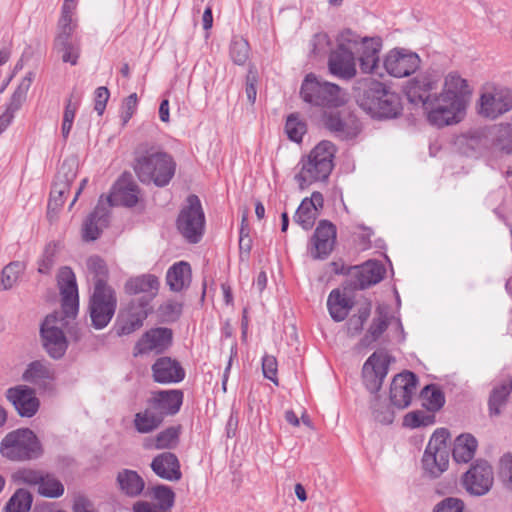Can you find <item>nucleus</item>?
Wrapping results in <instances>:
<instances>
[{"mask_svg": "<svg viewBox=\"0 0 512 512\" xmlns=\"http://www.w3.org/2000/svg\"><path fill=\"white\" fill-rule=\"evenodd\" d=\"M357 103L364 112L378 119L395 118L402 110L399 95L371 79L367 81V89L357 96Z\"/></svg>", "mask_w": 512, "mask_h": 512, "instance_id": "nucleus-1", "label": "nucleus"}, {"mask_svg": "<svg viewBox=\"0 0 512 512\" xmlns=\"http://www.w3.org/2000/svg\"><path fill=\"white\" fill-rule=\"evenodd\" d=\"M335 146L330 141H321L309 155L302 159L301 169L295 176L301 189L328 178L333 169Z\"/></svg>", "mask_w": 512, "mask_h": 512, "instance_id": "nucleus-2", "label": "nucleus"}, {"mask_svg": "<svg viewBox=\"0 0 512 512\" xmlns=\"http://www.w3.org/2000/svg\"><path fill=\"white\" fill-rule=\"evenodd\" d=\"M0 454L10 461L25 462L40 458L43 447L31 429L19 428L7 433L2 439Z\"/></svg>", "mask_w": 512, "mask_h": 512, "instance_id": "nucleus-3", "label": "nucleus"}, {"mask_svg": "<svg viewBox=\"0 0 512 512\" xmlns=\"http://www.w3.org/2000/svg\"><path fill=\"white\" fill-rule=\"evenodd\" d=\"M177 232L189 244L199 243L205 232V214L199 197L190 194L175 221Z\"/></svg>", "mask_w": 512, "mask_h": 512, "instance_id": "nucleus-4", "label": "nucleus"}, {"mask_svg": "<svg viewBox=\"0 0 512 512\" xmlns=\"http://www.w3.org/2000/svg\"><path fill=\"white\" fill-rule=\"evenodd\" d=\"M116 308L117 297L114 289L103 281L95 283L89 302L92 326L95 329L106 327L113 318Z\"/></svg>", "mask_w": 512, "mask_h": 512, "instance_id": "nucleus-5", "label": "nucleus"}, {"mask_svg": "<svg viewBox=\"0 0 512 512\" xmlns=\"http://www.w3.org/2000/svg\"><path fill=\"white\" fill-rule=\"evenodd\" d=\"M476 110L483 118L498 119L512 110V91L495 85L484 86L480 91Z\"/></svg>", "mask_w": 512, "mask_h": 512, "instance_id": "nucleus-6", "label": "nucleus"}, {"mask_svg": "<svg viewBox=\"0 0 512 512\" xmlns=\"http://www.w3.org/2000/svg\"><path fill=\"white\" fill-rule=\"evenodd\" d=\"M300 93L305 102L317 106L336 107L344 103V94L338 85L321 81L313 74L306 76Z\"/></svg>", "mask_w": 512, "mask_h": 512, "instance_id": "nucleus-7", "label": "nucleus"}, {"mask_svg": "<svg viewBox=\"0 0 512 512\" xmlns=\"http://www.w3.org/2000/svg\"><path fill=\"white\" fill-rule=\"evenodd\" d=\"M448 432L445 429L435 431L425 449L423 469L432 477L440 476L449 464Z\"/></svg>", "mask_w": 512, "mask_h": 512, "instance_id": "nucleus-8", "label": "nucleus"}, {"mask_svg": "<svg viewBox=\"0 0 512 512\" xmlns=\"http://www.w3.org/2000/svg\"><path fill=\"white\" fill-rule=\"evenodd\" d=\"M464 109L465 107L458 104L456 100L453 101L442 93L435 94L424 107L429 123L437 127L458 123Z\"/></svg>", "mask_w": 512, "mask_h": 512, "instance_id": "nucleus-9", "label": "nucleus"}, {"mask_svg": "<svg viewBox=\"0 0 512 512\" xmlns=\"http://www.w3.org/2000/svg\"><path fill=\"white\" fill-rule=\"evenodd\" d=\"M64 319L57 313L48 315L43 321L40 334L43 347L50 357L60 359L65 354L68 342L63 332Z\"/></svg>", "mask_w": 512, "mask_h": 512, "instance_id": "nucleus-10", "label": "nucleus"}, {"mask_svg": "<svg viewBox=\"0 0 512 512\" xmlns=\"http://www.w3.org/2000/svg\"><path fill=\"white\" fill-rule=\"evenodd\" d=\"M419 56L403 48H395L384 58V68L393 77L402 78L414 73L420 66Z\"/></svg>", "mask_w": 512, "mask_h": 512, "instance_id": "nucleus-11", "label": "nucleus"}, {"mask_svg": "<svg viewBox=\"0 0 512 512\" xmlns=\"http://www.w3.org/2000/svg\"><path fill=\"white\" fill-rule=\"evenodd\" d=\"M493 482V470L486 461H477L463 476V486L475 496L487 494Z\"/></svg>", "mask_w": 512, "mask_h": 512, "instance_id": "nucleus-12", "label": "nucleus"}, {"mask_svg": "<svg viewBox=\"0 0 512 512\" xmlns=\"http://www.w3.org/2000/svg\"><path fill=\"white\" fill-rule=\"evenodd\" d=\"M57 278L62 298L63 313L66 317H75L79 307V295L75 274L71 268L62 267Z\"/></svg>", "mask_w": 512, "mask_h": 512, "instance_id": "nucleus-13", "label": "nucleus"}, {"mask_svg": "<svg viewBox=\"0 0 512 512\" xmlns=\"http://www.w3.org/2000/svg\"><path fill=\"white\" fill-rule=\"evenodd\" d=\"M439 76L435 73H422L411 79L406 85V95L410 102L415 104H422L423 108L425 103L433 99L436 93H433L438 88Z\"/></svg>", "mask_w": 512, "mask_h": 512, "instance_id": "nucleus-14", "label": "nucleus"}, {"mask_svg": "<svg viewBox=\"0 0 512 512\" xmlns=\"http://www.w3.org/2000/svg\"><path fill=\"white\" fill-rule=\"evenodd\" d=\"M323 124L341 139L353 138L360 131L358 120L348 111H325Z\"/></svg>", "mask_w": 512, "mask_h": 512, "instance_id": "nucleus-15", "label": "nucleus"}, {"mask_svg": "<svg viewBox=\"0 0 512 512\" xmlns=\"http://www.w3.org/2000/svg\"><path fill=\"white\" fill-rule=\"evenodd\" d=\"M5 395L21 417L30 418L39 409V399L36 397L34 389L29 386L17 385L11 387L7 389Z\"/></svg>", "mask_w": 512, "mask_h": 512, "instance_id": "nucleus-16", "label": "nucleus"}, {"mask_svg": "<svg viewBox=\"0 0 512 512\" xmlns=\"http://www.w3.org/2000/svg\"><path fill=\"white\" fill-rule=\"evenodd\" d=\"M110 221V209L101 196L94 211L91 212L82 224V238L84 241H94L99 238Z\"/></svg>", "mask_w": 512, "mask_h": 512, "instance_id": "nucleus-17", "label": "nucleus"}, {"mask_svg": "<svg viewBox=\"0 0 512 512\" xmlns=\"http://www.w3.org/2000/svg\"><path fill=\"white\" fill-rule=\"evenodd\" d=\"M416 376L412 372H403L393 378L390 387L392 404L400 409L408 407L416 391Z\"/></svg>", "mask_w": 512, "mask_h": 512, "instance_id": "nucleus-18", "label": "nucleus"}, {"mask_svg": "<svg viewBox=\"0 0 512 512\" xmlns=\"http://www.w3.org/2000/svg\"><path fill=\"white\" fill-rule=\"evenodd\" d=\"M138 186L132 181L131 175L123 174L114 184L112 192L104 198L107 207L123 205L131 207L138 202Z\"/></svg>", "mask_w": 512, "mask_h": 512, "instance_id": "nucleus-19", "label": "nucleus"}, {"mask_svg": "<svg viewBox=\"0 0 512 512\" xmlns=\"http://www.w3.org/2000/svg\"><path fill=\"white\" fill-rule=\"evenodd\" d=\"M336 240V227L327 220L319 222L313 238V248L311 256L313 259H324L333 250Z\"/></svg>", "mask_w": 512, "mask_h": 512, "instance_id": "nucleus-20", "label": "nucleus"}, {"mask_svg": "<svg viewBox=\"0 0 512 512\" xmlns=\"http://www.w3.org/2000/svg\"><path fill=\"white\" fill-rule=\"evenodd\" d=\"M159 165L160 151L156 148H152L150 151H147L145 155L137 158L134 170L141 182H153L156 186H160Z\"/></svg>", "mask_w": 512, "mask_h": 512, "instance_id": "nucleus-21", "label": "nucleus"}, {"mask_svg": "<svg viewBox=\"0 0 512 512\" xmlns=\"http://www.w3.org/2000/svg\"><path fill=\"white\" fill-rule=\"evenodd\" d=\"M324 198L320 192H313L310 198H304L298 207L294 219L303 229L309 230L315 224L319 211L323 208Z\"/></svg>", "mask_w": 512, "mask_h": 512, "instance_id": "nucleus-22", "label": "nucleus"}, {"mask_svg": "<svg viewBox=\"0 0 512 512\" xmlns=\"http://www.w3.org/2000/svg\"><path fill=\"white\" fill-rule=\"evenodd\" d=\"M77 3L78 0H64L54 41L74 40L73 35L78 28V21L75 17Z\"/></svg>", "mask_w": 512, "mask_h": 512, "instance_id": "nucleus-23", "label": "nucleus"}, {"mask_svg": "<svg viewBox=\"0 0 512 512\" xmlns=\"http://www.w3.org/2000/svg\"><path fill=\"white\" fill-rule=\"evenodd\" d=\"M166 285L175 294H183L192 281L191 266L186 261L174 263L166 272Z\"/></svg>", "mask_w": 512, "mask_h": 512, "instance_id": "nucleus-24", "label": "nucleus"}, {"mask_svg": "<svg viewBox=\"0 0 512 512\" xmlns=\"http://www.w3.org/2000/svg\"><path fill=\"white\" fill-rule=\"evenodd\" d=\"M328 67L331 74L341 79L349 80L356 76L354 53L335 50L330 54Z\"/></svg>", "mask_w": 512, "mask_h": 512, "instance_id": "nucleus-25", "label": "nucleus"}, {"mask_svg": "<svg viewBox=\"0 0 512 512\" xmlns=\"http://www.w3.org/2000/svg\"><path fill=\"white\" fill-rule=\"evenodd\" d=\"M160 424V392H155L150 406L135 415L134 425L139 433H149Z\"/></svg>", "mask_w": 512, "mask_h": 512, "instance_id": "nucleus-26", "label": "nucleus"}, {"mask_svg": "<svg viewBox=\"0 0 512 512\" xmlns=\"http://www.w3.org/2000/svg\"><path fill=\"white\" fill-rule=\"evenodd\" d=\"M381 42L377 38L363 37V42L359 46L358 60L363 73H373L379 62V52Z\"/></svg>", "mask_w": 512, "mask_h": 512, "instance_id": "nucleus-27", "label": "nucleus"}, {"mask_svg": "<svg viewBox=\"0 0 512 512\" xmlns=\"http://www.w3.org/2000/svg\"><path fill=\"white\" fill-rule=\"evenodd\" d=\"M441 93L465 107L467 99L471 95V89L465 79L457 73L451 72L444 79Z\"/></svg>", "mask_w": 512, "mask_h": 512, "instance_id": "nucleus-28", "label": "nucleus"}, {"mask_svg": "<svg viewBox=\"0 0 512 512\" xmlns=\"http://www.w3.org/2000/svg\"><path fill=\"white\" fill-rule=\"evenodd\" d=\"M147 317V310L142 305L140 308L131 307L129 311L118 316L116 333L118 336L129 335L139 329Z\"/></svg>", "mask_w": 512, "mask_h": 512, "instance_id": "nucleus-29", "label": "nucleus"}, {"mask_svg": "<svg viewBox=\"0 0 512 512\" xmlns=\"http://www.w3.org/2000/svg\"><path fill=\"white\" fill-rule=\"evenodd\" d=\"M384 274L385 268L381 263L372 260L367 261L358 268L354 286L359 289H365L380 282Z\"/></svg>", "mask_w": 512, "mask_h": 512, "instance_id": "nucleus-30", "label": "nucleus"}, {"mask_svg": "<svg viewBox=\"0 0 512 512\" xmlns=\"http://www.w3.org/2000/svg\"><path fill=\"white\" fill-rule=\"evenodd\" d=\"M77 162L75 159H65L55 178L51 191L54 193L67 195L70 192V186L76 179Z\"/></svg>", "mask_w": 512, "mask_h": 512, "instance_id": "nucleus-31", "label": "nucleus"}, {"mask_svg": "<svg viewBox=\"0 0 512 512\" xmlns=\"http://www.w3.org/2000/svg\"><path fill=\"white\" fill-rule=\"evenodd\" d=\"M157 290L158 278L150 274L131 278L125 284V292L127 294H145L149 299L155 297Z\"/></svg>", "mask_w": 512, "mask_h": 512, "instance_id": "nucleus-32", "label": "nucleus"}, {"mask_svg": "<svg viewBox=\"0 0 512 512\" xmlns=\"http://www.w3.org/2000/svg\"><path fill=\"white\" fill-rule=\"evenodd\" d=\"M327 306L331 317L337 321H343L353 307L352 300L339 289H334L329 294Z\"/></svg>", "mask_w": 512, "mask_h": 512, "instance_id": "nucleus-33", "label": "nucleus"}, {"mask_svg": "<svg viewBox=\"0 0 512 512\" xmlns=\"http://www.w3.org/2000/svg\"><path fill=\"white\" fill-rule=\"evenodd\" d=\"M23 379L35 385L46 387L54 379V371L48 363L34 361L29 364L24 372Z\"/></svg>", "mask_w": 512, "mask_h": 512, "instance_id": "nucleus-34", "label": "nucleus"}, {"mask_svg": "<svg viewBox=\"0 0 512 512\" xmlns=\"http://www.w3.org/2000/svg\"><path fill=\"white\" fill-rule=\"evenodd\" d=\"M478 442L471 434H461L454 441L452 455L457 463H468L473 459Z\"/></svg>", "mask_w": 512, "mask_h": 512, "instance_id": "nucleus-35", "label": "nucleus"}, {"mask_svg": "<svg viewBox=\"0 0 512 512\" xmlns=\"http://www.w3.org/2000/svg\"><path fill=\"white\" fill-rule=\"evenodd\" d=\"M117 483L120 490L130 497L140 495L145 487L143 478L136 471L129 469H124L118 473Z\"/></svg>", "mask_w": 512, "mask_h": 512, "instance_id": "nucleus-36", "label": "nucleus"}, {"mask_svg": "<svg viewBox=\"0 0 512 512\" xmlns=\"http://www.w3.org/2000/svg\"><path fill=\"white\" fill-rule=\"evenodd\" d=\"M185 305L184 294L166 296L162 302V323H174L178 321Z\"/></svg>", "mask_w": 512, "mask_h": 512, "instance_id": "nucleus-37", "label": "nucleus"}, {"mask_svg": "<svg viewBox=\"0 0 512 512\" xmlns=\"http://www.w3.org/2000/svg\"><path fill=\"white\" fill-rule=\"evenodd\" d=\"M388 356L384 352H374L363 366L364 377L371 376L384 380L388 372Z\"/></svg>", "mask_w": 512, "mask_h": 512, "instance_id": "nucleus-38", "label": "nucleus"}, {"mask_svg": "<svg viewBox=\"0 0 512 512\" xmlns=\"http://www.w3.org/2000/svg\"><path fill=\"white\" fill-rule=\"evenodd\" d=\"M181 363L171 357H162V384L179 383L185 378Z\"/></svg>", "mask_w": 512, "mask_h": 512, "instance_id": "nucleus-39", "label": "nucleus"}, {"mask_svg": "<svg viewBox=\"0 0 512 512\" xmlns=\"http://www.w3.org/2000/svg\"><path fill=\"white\" fill-rule=\"evenodd\" d=\"M54 50L61 54L64 63L76 65L80 56V41L78 39L68 41H54Z\"/></svg>", "mask_w": 512, "mask_h": 512, "instance_id": "nucleus-40", "label": "nucleus"}, {"mask_svg": "<svg viewBox=\"0 0 512 512\" xmlns=\"http://www.w3.org/2000/svg\"><path fill=\"white\" fill-rule=\"evenodd\" d=\"M512 391V382L507 380L495 387L489 398V411L491 415L498 416L501 407L505 405L508 396Z\"/></svg>", "mask_w": 512, "mask_h": 512, "instance_id": "nucleus-41", "label": "nucleus"}, {"mask_svg": "<svg viewBox=\"0 0 512 512\" xmlns=\"http://www.w3.org/2000/svg\"><path fill=\"white\" fill-rule=\"evenodd\" d=\"M184 394L180 389H162V416L177 414L183 403Z\"/></svg>", "mask_w": 512, "mask_h": 512, "instance_id": "nucleus-42", "label": "nucleus"}, {"mask_svg": "<svg viewBox=\"0 0 512 512\" xmlns=\"http://www.w3.org/2000/svg\"><path fill=\"white\" fill-rule=\"evenodd\" d=\"M152 351L160 352V328L151 329L142 336L135 346L134 356Z\"/></svg>", "mask_w": 512, "mask_h": 512, "instance_id": "nucleus-43", "label": "nucleus"}, {"mask_svg": "<svg viewBox=\"0 0 512 512\" xmlns=\"http://www.w3.org/2000/svg\"><path fill=\"white\" fill-rule=\"evenodd\" d=\"M423 406L430 412L441 409L445 403L442 391L435 385H427L421 391Z\"/></svg>", "mask_w": 512, "mask_h": 512, "instance_id": "nucleus-44", "label": "nucleus"}, {"mask_svg": "<svg viewBox=\"0 0 512 512\" xmlns=\"http://www.w3.org/2000/svg\"><path fill=\"white\" fill-rule=\"evenodd\" d=\"M182 478L180 462L171 452L162 453V479L177 482Z\"/></svg>", "mask_w": 512, "mask_h": 512, "instance_id": "nucleus-45", "label": "nucleus"}, {"mask_svg": "<svg viewBox=\"0 0 512 512\" xmlns=\"http://www.w3.org/2000/svg\"><path fill=\"white\" fill-rule=\"evenodd\" d=\"M32 494L25 489H18L5 506V512H29L32 505Z\"/></svg>", "mask_w": 512, "mask_h": 512, "instance_id": "nucleus-46", "label": "nucleus"}, {"mask_svg": "<svg viewBox=\"0 0 512 512\" xmlns=\"http://www.w3.org/2000/svg\"><path fill=\"white\" fill-rule=\"evenodd\" d=\"M38 493L48 498H58L64 493L63 484L53 475L44 473L38 485Z\"/></svg>", "mask_w": 512, "mask_h": 512, "instance_id": "nucleus-47", "label": "nucleus"}, {"mask_svg": "<svg viewBox=\"0 0 512 512\" xmlns=\"http://www.w3.org/2000/svg\"><path fill=\"white\" fill-rule=\"evenodd\" d=\"M387 327V316L383 313H379V315L373 320L372 324L370 325L367 334L361 339L359 345L362 347H369L383 334Z\"/></svg>", "mask_w": 512, "mask_h": 512, "instance_id": "nucleus-48", "label": "nucleus"}, {"mask_svg": "<svg viewBox=\"0 0 512 512\" xmlns=\"http://www.w3.org/2000/svg\"><path fill=\"white\" fill-rule=\"evenodd\" d=\"M33 79V73L29 72L20 82L17 89L11 96L10 102L7 106V110L13 112L15 114L16 111L20 109L22 104L26 100L27 92L31 86Z\"/></svg>", "mask_w": 512, "mask_h": 512, "instance_id": "nucleus-49", "label": "nucleus"}, {"mask_svg": "<svg viewBox=\"0 0 512 512\" xmlns=\"http://www.w3.org/2000/svg\"><path fill=\"white\" fill-rule=\"evenodd\" d=\"M25 270L22 262L15 261L6 265L1 273V288L3 290L11 289L18 281L20 275Z\"/></svg>", "mask_w": 512, "mask_h": 512, "instance_id": "nucleus-50", "label": "nucleus"}, {"mask_svg": "<svg viewBox=\"0 0 512 512\" xmlns=\"http://www.w3.org/2000/svg\"><path fill=\"white\" fill-rule=\"evenodd\" d=\"M363 38L350 29L343 30L337 37V49L342 52L355 53L359 51V46Z\"/></svg>", "mask_w": 512, "mask_h": 512, "instance_id": "nucleus-51", "label": "nucleus"}, {"mask_svg": "<svg viewBox=\"0 0 512 512\" xmlns=\"http://www.w3.org/2000/svg\"><path fill=\"white\" fill-rule=\"evenodd\" d=\"M372 415L380 424H391L394 421V410L377 395L371 401Z\"/></svg>", "mask_w": 512, "mask_h": 512, "instance_id": "nucleus-52", "label": "nucleus"}, {"mask_svg": "<svg viewBox=\"0 0 512 512\" xmlns=\"http://www.w3.org/2000/svg\"><path fill=\"white\" fill-rule=\"evenodd\" d=\"M494 145L505 153L512 152V124L501 123L496 126Z\"/></svg>", "mask_w": 512, "mask_h": 512, "instance_id": "nucleus-53", "label": "nucleus"}, {"mask_svg": "<svg viewBox=\"0 0 512 512\" xmlns=\"http://www.w3.org/2000/svg\"><path fill=\"white\" fill-rule=\"evenodd\" d=\"M306 123L299 119L297 114L288 116L285 131L289 139L295 142H300L303 135L306 133Z\"/></svg>", "mask_w": 512, "mask_h": 512, "instance_id": "nucleus-54", "label": "nucleus"}, {"mask_svg": "<svg viewBox=\"0 0 512 512\" xmlns=\"http://www.w3.org/2000/svg\"><path fill=\"white\" fill-rule=\"evenodd\" d=\"M435 421V416L425 411L417 410L407 413L403 419V425L409 428L429 426Z\"/></svg>", "mask_w": 512, "mask_h": 512, "instance_id": "nucleus-55", "label": "nucleus"}, {"mask_svg": "<svg viewBox=\"0 0 512 512\" xmlns=\"http://www.w3.org/2000/svg\"><path fill=\"white\" fill-rule=\"evenodd\" d=\"M231 58L237 65H243L249 57V44L242 37H234L230 48Z\"/></svg>", "mask_w": 512, "mask_h": 512, "instance_id": "nucleus-56", "label": "nucleus"}, {"mask_svg": "<svg viewBox=\"0 0 512 512\" xmlns=\"http://www.w3.org/2000/svg\"><path fill=\"white\" fill-rule=\"evenodd\" d=\"M371 313V305L367 303L359 308L358 314L350 317L347 323V330L351 336L358 334Z\"/></svg>", "mask_w": 512, "mask_h": 512, "instance_id": "nucleus-57", "label": "nucleus"}, {"mask_svg": "<svg viewBox=\"0 0 512 512\" xmlns=\"http://www.w3.org/2000/svg\"><path fill=\"white\" fill-rule=\"evenodd\" d=\"M86 266L89 275L93 276L95 283L99 281L106 283L108 269L103 259H101L99 256H90L86 260Z\"/></svg>", "mask_w": 512, "mask_h": 512, "instance_id": "nucleus-58", "label": "nucleus"}, {"mask_svg": "<svg viewBox=\"0 0 512 512\" xmlns=\"http://www.w3.org/2000/svg\"><path fill=\"white\" fill-rule=\"evenodd\" d=\"M43 474L44 472L40 470L22 468L14 474V479L20 483L38 486L42 480Z\"/></svg>", "mask_w": 512, "mask_h": 512, "instance_id": "nucleus-59", "label": "nucleus"}, {"mask_svg": "<svg viewBox=\"0 0 512 512\" xmlns=\"http://www.w3.org/2000/svg\"><path fill=\"white\" fill-rule=\"evenodd\" d=\"M182 431L180 424L172 425L162 430V449H173L179 443V436Z\"/></svg>", "mask_w": 512, "mask_h": 512, "instance_id": "nucleus-60", "label": "nucleus"}, {"mask_svg": "<svg viewBox=\"0 0 512 512\" xmlns=\"http://www.w3.org/2000/svg\"><path fill=\"white\" fill-rule=\"evenodd\" d=\"M177 163L171 155L162 152V187L168 185L174 177Z\"/></svg>", "mask_w": 512, "mask_h": 512, "instance_id": "nucleus-61", "label": "nucleus"}, {"mask_svg": "<svg viewBox=\"0 0 512 512\" xmlns=\"http://www.w3.org/2000/svg\"><path fill=\"white\" fill-rule=\"evenodd\" d=\"M138 104V98L136 93H132L126 98H124L122 105H121V120L122 124L126 125L128 121L132 118L134 115Z\"/></svg>", "mask_w": 512, "mask_h": 512, "instance_id": "nucleus-62", "label": "nucleus"}, {"mask_svg": "<svg viewBox=\"0 0 512 512\" xmlns=\"http://www.w3.org/2000/svg\"><path fill=\"white\" fill-rule=\"evenodd\" d=\"M277 360L274 356L265 355L262 359V371L265 378L271 380L274 384L278 385L277 378Z\"/></svg>", "mask_w": 512, "mask_h": 512, "instance_id": "nucleus-63", "label": "nucleus"}, {"mask_svg": "<svg viewBox=\"0 0 512 512\" xmlns=\"http://www.w3.org/2000/svg\"><path fill=\"white\" fill-rule=\"evenodd\" d=\"M463 510V501L453 497L443 499L434 508V512H463Z\"/></svg>", "mask_w": 512, "mask_h": 512, "instance_id": "nucleus-64", "label": "nucleus"}]
</instances>
